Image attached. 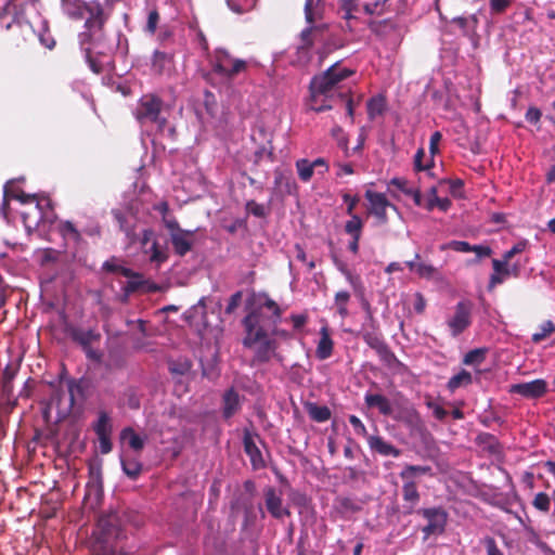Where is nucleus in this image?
<instances>
[{"instance_id":"nucleus-1","label":"nucleus","mask_w":555,"mask_h":555,"mask_svg":"<svg viewBox=\"0 0 555 555\" xmlns=\"http://www.w3.org/2000/svg\"><path fill=\"white\" fill-rule=\"evenodd\" d=\"M350 75V70L334 64L322 75L315 76L310 82V108L323 112L331 109L336 101H344L338 92V83Z\"/></svg>"},{"instance_id":"nucleus-2","label":"nucleus","mask_w":555,"mask_h":555,"mask_svg":"<svg viewBox=\"0 0 555 555\" xmlns=\"http://www.w3.org/2000/svg\"><path fill=\"white\" fill-rule=\"evenodd\" d=\"M118 517L116 514L101 516L98 521L100 537L98 545L94 546V555H124L113 541L118 540L121 532L117 526Z\"/></svg>"},{"instance_id":"nucleus-3","label":"nucleus","mask_w":555,"mask_h":555,"mask_svg":"<svg viewBox=\"0 0 555 555\" xmlns=\"http://www.w3.org/2000/svg\"><path fill=\"white\" fill-rule=\"evenodd\" d=\"M164 102L155 94H144L140 98L134 116L140 124L153 122L158 131H164L167 118L163 116Z\"/></svg>"},{"instance_id":"nucleus-4","label":"nucleus","mask_w":555,"mask_h":555,"mask_svg":"<svg viewBox=\"0 0 555 555\" xmlns=\"http://www.w3.org/2000/svg\"><path fill=\"white\" fill-rule=\"evenodd\" d=\"M77 3L80 5L79 9L81 12V15L78 18L82 17L83 11L89 15L85 23L87 31L79 35L80 42L83 46L85 42L90 40L93 35L102 30L106 17L104 15L103 7L99 1L93 0L90 2H82L78 0Z\"/></svg>"},{"instance_id":"nucleus-5","label":"nucleus","mask_w":555,"mask_h":555,"mask_svg":"<svg viewBox=\"0 0 555 555\" xmlns=\"http://www.w3.org/2000/svg\"><path fill=\"white\" fill-rule=\"evenodd\" d=\"M416 513L427 521L426 526L422 528L424 541L446 531L449 514L442 506L418 508Z\"/></svg>"},{"instance_id":"nucleus-6","label":"nucleus","mask_w":555,"mask_h":555,"mask_svg":"<svg viewBox=\"0 0 555 555\" xmlns=\"http://www.w3.org/2000/svg\"><path fill=\"white\" fill-rule=\"evenodd\" d=\"M163 222L169 231L175 253L180 257L185 256L193 247L195 231L181 229L175 218H164Z\"/></svg>"},{"instance_id":"nucleus-7","label":"nucleus","mask_w":555,"mask_h":555,"mask_svg":"<svg viewBox=\"0 0 555 555\" xmlns=\"http://www.w3.org/2000/svg\"><path fill=\"white\" fill-rule=\"evenodd\" d=\"M267 321L270 322L268 319ZM264 323L266 317L261 307L254 309L243 319L246 332L243 339L244 347L251 348L258 339L263 338L264 334L268 333Z\"/></svg>"},{"instance_id":"nucleus-8","label":"nucleus","mask_w":555,"mask_h":555,"mask_svg":"<svg viewBox=\"0 0 555 555\" xmlns=\"http://www.w3.org/2000/svg\"><path fill=\"white\" fill-rule=\"evenodd\" d=\"M247 64L244 60L232 57L228 51L218 49L216 51L215 63L212 66L214 73L232 79L240 73L244 72Z\"/></svg>"},{"instance_id":"nucleus-9","label":"nucleus","mask_w":555,"mask_h":555,"mask_svg":"<svg viewBox=\"0 0 555 555\" xmlns=\"http://www.w3.org/2000/svg\"><path fill=\"white\" fill-rule=\"evenodd\" d=\"M472 324V304L469 301H459L454 308L453 314L448 318L447 326L452 337H457Z\"/></svg>"},{"instance_id":"nucleus-10","label":"nucleus","mask_w":555,"mask_h":555,"mask_svg":"<svg viewBox=\"0 0 555 555\" xmlns=\"http://www.w3.org/2000/svg\"><path fill=\"white\" fill-rule=\"evenodd\" d=\"M74 383H69L67 389H56L50 399L49 409H56L59 418L67 416L75 403Z\"/></svg>"},{"instance_id":"nucleus-11","label":"nucleus","mask_w":555,"mask_h":555,"mask_svg":"<svg viewBox=\"0 0 555 555\" xmlns=\"http://www.w3.org/2000/svg\"><path fill=\"white\" fill-rule=\"evenodd\" d=\"M365 198L370 203V212L378 220L380 224L388 222L387 208L398 211L396 205L391 204L384 193L367 190Z\"/></svg>"},{"instance_id":"nucleus-12","label":"nucleus","mask_w":555,"mask_h":555,"mask_svg":"<svg viewBox=\"0 0 555 555\" xmlns=\"http://www.w3.org/2000/svg\"><path fill=\"white\" fill-rule=\"evenodd\" d=\"M547 383L538 378L528 383L513 384L509 386V393H517L526 399H539L547 392Z\"/></svg>"},{"instance_id":"nucleus-13","label":"nucleus","mask_w":555,"mask_h":555,"mask_svg":"<svg viewBox=\"0 0 555 555\" xmlns=\"http://www.w3.org/2000/svg\"><path fill=\"white\" fill-rule=\"evenodd\" d=\"M251 348H255L254 362L266 363L278 357V343L270 338L268 333L264 334L263 338L258 339Z\"/></svg>"},{"instance_id":"nucleus-14","label":"nucleus","mask_w":555,"mask_h":555,"mask_svg":"<svg viewBox=\"0 0 555 555\" xmlns=\"http://www.w3.org/2000/svg\"><path fill=\"white\" fill-rule=\"evenodd\" d=\"M264 499L266 507L273 518L281 519L291 515L289 509L283 506V500L273 487H268L264 490Z\"/></svg>"},{"instance_id":"nucleus-15","label":"nucleus","mask_w":555,"mask_h":555,"mask_svg":"<svg viewBox=\"0 0 555 555\" xmlns=\"http://www.w3.org/2000/svg\"><path fill=\"white\" fill-rule=\"evenodd\" d=\"M402 486V499L404 501V514L411 515L416 513V506L421 500V494L417 490L416 482L414 480H403Z\"/></svg>"},{"instance_id":"nucleus-16","label":"nucleus","mask_w":555,"mask_h":555,"mask_svg":"<svg viewBox=\"0 0 555 555\" xmlns=\"http://www.w3.org/2000/svg\"><path fill=\"white\" fill-rule=\"evenodd\" d=\"M243 444L244 451L248 455L253 468L256 470L264 468L266 462L263 460L262 453L255 443L253 436L248 431H245L244 434Z\"/></svg>"},{"instance_id":"nucleus-17","label":"nucleus","mask_w":555,"mask_h":555,"mask_svg":"<svg viewBox=\"0 0 555 555\" xmlns=\"http://www.w3.org/2000/svg\"><path fill=\"white\" fill-rule=\"evenodd\" d=\"M334 343L331 338L327 326H322L320 330V339L318 341L315 356L319 360H326L333 353Z\"/></svg>"},{"instance_id":"nucleus-18","label":"nucleus","mask_w":555,"mask_h":555,"mask_svg":"<svg viewBox=\"0 0 555 555\" xmlns=\"http://www.w3.org/2000/svg\"><path fill=\"white\" fill-rule=\"evenodd\" d=\"M367 443L370 446V448L379 453L380 455H384V456H399L400 455V450L397 449L395 446H392L391 443L385 441L382 437L379 436H369L367 437Z\"/></svg>"},{"instance_id":"nucleus-19","label":"nucleus","mask_w":555,"mask_h":555,"mask_svg":"<svg viewBox=\"0 0 555 555\" xmlns=\"http://www.w3.org/2000/svg\"><path fill=\"white\" fill-rule=\"evenodd\" d=\"M364 401L369 408H377L382 415H392L391 403L385 396L379 393H366Z\"/></svg>"},{"instance_id":"nucleus-20","label":"nucleus","mask_w":555,"mask_h":555,"mask_svg":"<svg viewBox=\"0 0 555 555\" xmlns=\"http://www.w3.org/2000/svg\"><path fill=\"white\" fill-rule=\"evenodd\" d=\"M241 408V397L233 388L225 391L223 395V416L224 418L232 417Z\"/></svg>"},{"instance_id":"nucleus-21","label":"nucleus","mask_w":555,"mask_h":555,"mask_svg":"<svg viewBox=\"0 0 555 555\" xmlns=\"http://www.w3.org/2000/svg\"><path fill=\"white\" fill-rule=\"evenodd\" d=\"M12 2L8 0L2 12L0 13V27L10 30L14 27H22L21 17L11 12Z\"/></svg>"},{"instance_id":"nucleus-22","label":"nucleus","mask_w":555,"mask_h":555,"mask_svg":"<svg viewBox=\"0 0 555 555\" xmlns=\"http://www.w3.org/2000/svg\"><path fill=\"white\" fill-rule=\"evenodd\" d=\"M120 440L129 444V447L140 452L144 448L146 437L138 435L132 427H126L120 431Z\"/></svg>"},{"instance_id":"nucleus-23","label":"nucleus","mask_w":555,"mask_h":555,"mask_svg":"<svg viewBox=\"0 0 555 555\" xmlns=\"http://www.w3.org/2000/svg\"><path fill=\"white\" fill-rule=\"evenodd\" d=\"M305 409L309 417L318 423L326 422L331 418V410L326 405H319L315 402H306Z\"/></svg>"},{"instance_id":"nucleus-24","label":"nucleus","mask_w":555,"mask_h":555,"mask_svg":"<svg viewBox=\"0 0 555 555\" xmlns=\"http://www.w3.org/2000/svg\"><path fill=\"white\" fill-rule=\"evenodd\" d=\"M101 337L100 333L94 330H80L76 328L72 332V338L78 343L82 348L90 346L93 341L99 340Z\"/></svg>"},{"instance_id":"nucleus-25","label":"nucleus","mask_w":555,"mask_h":555,"mask_svg":"<svg viewBox=\"0 0 555 555\" xmlns=\"http://www.w3.org/2000/svg\"><path fill=\"white\" fill-rule=\"evenodd\" d=\"M437 188L436 186H431L428 191V195H429V199L427 201L425 207L427 210H433L435 207H438L440 210L442 211H447L451 205H452V202L448 198V197H439L437 195Z\"/></svg>"},{"instance_id":"nucleus-26","label":"nucleus","mask_w":555,"mask_h":555,"mask_svg":"<svg viewBox=\"0 0 555 555\" xmlns=\"http://www.w3.org/2000/svg\"><path fill=\"white\" fill-rule=\"evenodd\" d=\"M8 184L9 183H7L4 185V189H3V202H2V205L0 207V211L3 215V217H7V208L9 207V199L10 198L18 199L21 203H28V202L35 199V195L25 194L23 192H20V193L10 192L9 188H8Z\"/></svg>"},{"instance_id":"nucleus-27","label":"nucleus","mask_w":555,"mask_h":555,"mask_svg":"<svg viewBox=\"0 0 555 555\" xmlns=\"http://www.w3.org/2000/svg\"><path fill=\"white\" fill-rule=\"evenodd\" d=\"M472 382V374L466 370H461L457 374H455L449 379L447 388L450 390V392H454L456 389L461 387H466L470 385Z\"/></svg>"},{"instance_id":"nucleus-28","label":"nucleus","mask_w":555,"mask_h":555,"mask_svg":"<svg viewBox=\"0 0 555 555\" xmlns=\"http://www.w3.org/2000/svg\"><path fill=\"white\" fill-rule=\"evenodd\" d=\"M322 0H306L305 2V18L311 25L314 21L322 16Z\"/></svg>"},{"instance_id":"nucleus-29","label":"nucleus","mask_w":555,"mask_h":555,"mask_svg":"<svg viewBox=\"0 0 555 555\" xmlns=\"http://www.w3.org/2000/svg\"><path fill=\"white\" fill-rule=\"evenodd\" d=\"M93 430L96 436H104L112 434V424L108 414L105 411L99 413L98 421L93 425Z\"/></svg>"},{"instance_id":"nucleus-30","label":"nucleus","mask_w":555,"mask_h":555,"mask_svg":"<svg viewBox=\"0 0 555 555\" xmlns=\"http://www.w3.org/2000/svg\"><path fill=\"white\" fill-rule=\"evenodd\" d=\"M121 468L124 473L131 479H137L142 472V464L135 459L121 457Z\"/></svg>"},{"instance_id":"nucleus-31","label":"nucleus","mask_w":555,"mask_h":555,"mask_svg":"<svg viewBox=\"0 0 555 555\" xmlns=\"http://www.w3.org/2000/svg\"><path fill=\"white\" fill-rule=\"evenodd\" d=\"M386 107L385 98L382 95L374 96L367 102V115L370 119H375L380 116Z\"/></svg>"},{"instance_id":"nucleus-32","label":"nucleus","mask_w":555,"mask_h":555,"mask_svg":"<svg viewBox=\"0 0 555 555\" xmlns=\"http://www.w3.org/2000/svg\"><path fill=\"white\" fill-rule=\"evenodd\" d=\"M430 472L429 466H420V465H405V467L400 472L399 476L402 480H413L414 477L418 475H425Z\"/></svg>"},{"instance_id":"nucleus-33","label":"nucleus","mask_w":555,"mask_h":555,"mask_svg":"<svg viewBox=\"0 0 555 555\" xmlns=\"http://www.w3.org/2000/svg\"><path fill=\"white\" fill-rule=\"evenodd\" d=\"M296 169L300 180L304 182H308L313 176L314 168L312 162L306 158H301L296 162Z\"/></svg>"},{"instance_id":"nucleus-34","label":"nucleus","mask_w":555,"mask_h":555,"mask_svg":"<svg viewBox=\"0 0 555 555\" xmlns=\"http://www.w3.org/2000/svg\"><path fill=\"white\" fill-rule=\"evenodd\" d=\"M260 307H261L262 311H263V308L271 311L272 315L270 318H268V320L275 327L278 325V323L280 322L281 313H282L279 305L273 299L266 297L263 304Z\"/></svg>"},{"instance_id":"nucleus-35","label":"nucleus","mask_w":555,"mask_h":555,"mask_svg":"<svg viewBox=\"0 0 555 555\" xmlns=\"http://www.w3.org/2000/svg\"><path fill=\"white\" fill-rule=\"evenodd\" d=\"M377 354L380 361L390 369H396L402 365L396 354L390 350L388 345L384 347Z\"/></svg>"},{"instance_id":"nucleus-36","label":"nucleus","mask_w":555,"mask_h":555,"mask_svg":"<svg viewBox=\"0 0 555 555\" xmlns=\"http://www.w3.org/2000/svg\"><path fill=\"white\" fill-rule=\"evenodd\" d=\"M351 218L345 223V232L351 236H361L363 221L358 215L350 216Z\"/></svg>"},{"instance_id":"nucleus-37","label":"nucleus","mask_w":555,"mask_h":555,"mask_svg":"<svg viewBox=\"0 0 555 555\" xmlns=\"http://www.w3.org/2000/svg\"><path fill=\"white\" fill-rule=\"evenodd\" d=\"M486 348H477L468 351L463 359V363L466 365L480 364L486 358Z\"/></svg>"},{"instance_id":"nucleus-38","label":"nucleus","mask_w":555,"mask_h":555,"mask_svg":"<svg viewBox=\"0 0 555 555\" xmlns=\"http://www.w3.org/2000/svg\"><path fill=\"white\" fill-rule=\"evenodd\" d=\"M391 186H395L398 191L402 192L408 196L412 194V190L414 189L406 179L398 177L392 178L388 182V190L390 191L392 196H396V194L390 190Z\"/></svg>"},{"instance_id":"nucleus-39","label":"nucleus","mask_w":555,"mask_h":555,"mask_svg":"<svg viewBox=\"0 0 555 555\" xmlns=\"http://www.w3.org/2000/svg\"><path fill=\"white\" fill-rule=\"evenodd\" d=\"M390 0H377L373 3H366L363 7L367 15H382L388 11L387 4Z\"/></svg>"},{"instance_id":"nucleus-40","label":"nucleus","mask_w":555,"mask_h":555,"mask_svg":"<svg viewBox=\"0 0 555 555\" xmlns=\"http://www.w3.org/2000/svg\"><path fill=\"white\" fill-rule=\"evenodd\" d=\"M144 253L149 255L150 260L154 262H164L167 259V255L162 251L156 241H153L150 245L144 248Z\"/></svg>"},{"instance_id":"nucleus-41","label":"nucleus","mask_w":555,"mask_h":555,"mask_svg":"<svg viewBox=\"0 0 555 555\" xmlns=\"http://www.w3.org/2000/svg\"><path fill=\"white\" fill-rule=\"evenodd\" d=\"M191 367L192 364L188 359L169 362V371L173 375H185L190 372Z\"/></svg>"},{"instance_id":"nucleus-42","label":"nucleus","mask_w":555,"mask_h":555,"mask_svg":"<svg viewBox=\"0 0 555 555\" xmlns=\"http://www.w3.org/2000/svg\"><path fill=\"white\" fill-rule=\"evenodd\" d=\"M60 231L65 238H70L74 242H79L81 238L80 232L70 221L62 222L60 225Z\"/></svg>"},{"instance_id":"nucleus-43","label":"nucleus","mask_w":555,"mask_h":555,"mask_svg":"<svg viewBox=\"0 0 555 555\" xmlns=\"http://www.w3.org/2000/svg\"><path fill=\"white\" fill-rule=\"evenodd\" d=\"M532 505L540 512L547 513L551 508V499L547 493L539 492L535 494Z\"/></svg>"},{"instance_id":"nucleus-44","label":"nucleus","mask_w":555,"mask_h":555,"mask_svg":"<svg viewBox=\"0 0 555 555\" xmlns=\"http://www.w3.org/2000/svg\"><path fill=\"white\" fill-rule=\"evenodd\" d=\"M555 331V325L552 321H545L540 326V332L532 335V340L538 343L551 335Z\"/></svg>"},{"instance_id":"nucleus-45","label":"nucleus","mask_w":555,"mask_h":555,"mask_svg":"<svg viewBox=\"0 0 555 555\" xmlns=\"http://www.w3.org/2000/svg\"><path fill=\"white\" fill-rule=\"evenodd\" d=\"M470 251L476 254V258L472 260L470 263H478L482 258H487L492 255V249L488 245H472Z\"/></svg>"},{"instance_id":"nucleus-46","label":"nucleus","mask_w":555,"mask_h":555,"mask_svg":"<svg viewBox=\"0 0 555 555\" xmlns=\"http://www.w3.org/2000/svg\"><path fill=\"white\" fill-rule=\"evenodd\" d=\"M78 0H61L64 12L70 17H79L81 15Z\"/></svg>"},{"instance_id":"nucleus-47","label":"nucleus","mask_w":555,"mask_h":555,"mask_svg":"<svg viewBox=\"0 0 555 555\" xmlns=\"http://www.w3.org/2000/svg\"><path fill=\"white\" fill-rule=\"evenodd\" d=\"M528 259L526 258L522 262L520 260L515 261L513 264H505V274L508 278H519L521 275V271L524 267L527 264Z\"/></svg>"},{"instance_id":"nucleus-48","label":"nucleus","mask_w":555,"mask_h":555,"mask_svg":"<svg viewBox=\"0 0 555 555\" xmlns=\"http://www.w3.org/2000/svg\"><path fill=\"white\" fill-rule=\"evenodd\" d=\"M472 245L465 241H451L446 245L441 246V249H452L459 253H470Z\"/></svg>"},{"instance_id":"nucleus-49","label":"nucleus","mask_w":555,"mask_h":555,"mask_svg":"<svg viewBox=\"0 0 555 555\" xmlns=\"http://www.w3.org/2000/svg\"><path fill=\"white\" fill-rule=\"evenodd\" d=\"M364 340L376 353L387 346L383 338L374 334L364 335Z\"/></svg>"},{"instance_id":"nucleus-50","label":"nucleus","mask_w":555,"mask_h":555,"mask_svg":"<svg viewBox=\"0 0 555 555\" xmlns=\"http://www.w3.org/2000/svg\"><path fill=\"white\" fill-rule=\"evenodd\" d=\"M359 0H343L341 1V10L344 11V18L350 20L353 18V12L358 10Z\"/></svg>"},{"instance_id":"nucleus-51","label":"nucleus","mask_w":555,"mask_h":555,"mask_svg":"<svg viewBox=\"0 0 555 555\" xmlns=\"http://www.w3.org/2000/svg\"><path fill=\"white\" fill-rule=\"evenodd\" d=\"M246 210L258 218H263L267 215L266 207L262 204H258L255 201H248L246 203Z\"/></svg>"},{"instance_id":"nucleus-52","label":"nucleus","mask_w":555,"mask_h":555,"mask_svg":"<svg viewBox=\"0 0 555 555\" xmlns=\"http://www.w3.org/2000/svg\"><path fill=\"white\" fill-rule=\"evenodd\" d=\"M159 22V14L157 10H152L149 13L146 25H145V31L150 35H154L157 28V24Z\"/></svg>"},{"instance_id":"nucleus-53","label":"nucleus","mask_w":555,"mask_h":555,"mask_svg":"<svg viewBox=\"0 0 555 555\" xmlns=\"http://www.w3.org/2000/svg\"><path fill=\"white\" fill-rule=\"evenodd\" d=\"M14 376H15V372L10 366H7L3 371V384H2V390L7 395H10L12 391V380H13Z\"/></svg>"},{"instance_id":"nucleus-54","label":"nucleus","mask_w":555,"mask_h":555,"mask_svg":"<svg viewBox=\"0 0 555 555\" xmlns=\"http://www.w3.org/2000/svg\"><path fill=\"white\" fill-rule=\"evenodd\" d=\"M425 157V151L423 147L418 149L414 156V169L416 171L429 170L434 165L433 160L428 165L423 164V158Z\"/></svg>"},{"instance_id":"nucleus-55","label":"nucleus","mask_w":555,"mask_h":555,"mask_svg":"<svg viewBox=\"0 0 555 555\" xmlns=\"http://www.w3.org/2000/svg\"><path fill=\"white\" fill-rule=\"evenodd\" d=\"M482 543L486 546L487 555H504L503 552L498 547V544L492 537H485Z\"/></svg>"},{"instance_id":"nucleus-56","label":"nucleus","mask_w":555,"mask_h":555,"mask_svg":"<svg viewBox=\"0 0 555 555\" xmlns=\"http://www.w3.org/2000/svg\"><path fill=\"white\" fill-rule=\"evenodd\" d=\"M349 423L351 424V426L357 435L363 436V437L367 436L366 427L358 416L350 415Z\"/></svg>"},{"instance_id":"nucleus-57","label":"nucleus","mask_w":555,"mask_h":555,"mask_svg":"<svg viewBox=\"0 0 555 555\" xmlns=\"http://www.w3.org/2000/svg\"><path fill=\"white\" fill-rule=\"evenodd\" d=\"M272 155H273V147L271 146V144L269 143V146L262 145V146L258 147L254 153L255 163L261 162L264 157L272 159Z\"/></svg>"},{"instance_id":"nucleus-58","label":"nucleus","mask_w":555,"mask_h":555,"mask_svg":"<svg viewBox=\"0 0 555 555\" xmlns=\"http://www.w3.org/2000/svg\"><path fill=\"white\" fill-rule=\"evenodd\" d=\"M436 268L428 263H418L416 267V273L421 278L430 279L436 273Z\"/></svg>"},{"instance_id":"nucleus-59","label":"nucleus","mask_w":555,"mask_h":555,"mask_svg":"<svg viewBox=\"0 0 555 555\" xmlns=\"http://www.w3.org/2000/svg\"><path fill=\"white\" fill-rule=\"evenodd\" d=\"M426 405L428 409H430L433 411L434 416L438 421H443L446 418L448 412L441 405L437 404L433 400H428L426 402Z\"/></svg>"},{"instance_id":"nucleus-60","label":"nucleus","mask_w":555,"mask_h":555,"mask_svg":"<svg viewBox=\"0 0 555 555\" xmlns=\"http://www.w3.org/2000/svg\"><path fill=\"white\" fill-rule=\"evenodd\" d=\"M511 5V0H490L492 13L501 14Z\"/></svg>"},{"instance_id":"nucleus-61","label":"nucleus","mask_w":555,"mask_h":555,"mask_svg":"<svg viewBox=\"0 0 555 555\" xmlns=\"http://www.w3.org/2000/svg\"><path fill=\"white\" fill-rule=\"evenodd\" d=\"M99 449L102 454H107L112 451L113 444L111 442V435L98 436Z\"/></svg>"},{"instance_id":"nucleus-62","label":"nucleus","mask_w":555,"mask_h":555,"mask_svg":"<svg viewBox=\"0 0 555 555\" xmlns=\"http://www.w3.org/2000/svg\"><path fill=\"white\" fill-rule=\"evenodd\" d=\"M442 139V134L439 131H435L430 135L429 140V153L431 156L436 155L439 152V143Z\"/></svg>"},{"instance_id":"nucleus-63","label":"nucleus","mask_w":555,"mask_h":555,"mask_svg":"<svg viewBox=\"0 0 555 555\" xmlns=\"http://www.w3.org/2000/svg\"><path fill=\"white\" fill-rule=\"evenodd\" d=\"M542 113L541 111L535 106H530L526 112V120L530 124H538L541 119Z\"/></svg>"},{"instance_id":"nucleus-64","label":"nucleus","mask_w":555,"mask_h":555,"mask_svg":"<svg viewBox=\"0 0 555 555\" xmlns=\"http://www.w3.org/2000/svg\"><path fill=\"white\" fill-rule=\"evenodd\" d=\"M241 299H242V292L238 291V292L234 293L230 297L229 302L225 307V313L231 314L232 312H234V310L238 307Z\"/></svg>"}]
</instances>
